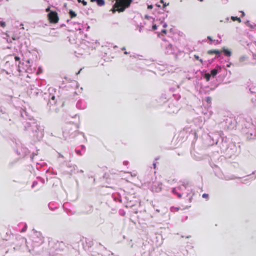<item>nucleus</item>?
I'll return each instance as SVG.
<instances>
[{
  "label": "nucleus",
  "mask_w": 256,
  "mask_h": 256,
  "mask_svg": "<svg viewBox=\"0 0 256 256\" xmlns=\"http://www.w3.org/2000/svg\"><path fill=\"white\" fill-rule=\"evenodd\" d=\"M21 116L26 120L23 122L24 130L30 132V135L34 141L40 140L44 136V128L30 116L26 111L21 112Z\"/></svg>",
  "instance_id": "1"
},
{
  "label": "nucleus",
  "mask_w": 256,
  "mask_h": 256,
  "mask_svg": "<svg viewBox=\"0 0 256 256\" xmlns=\"http://www.w3.org/2000/svg\"><path fill=\"white\" fill-rule=\"evenodd\" d=\"M76 134L77 132L74 130V126L72 124H66L62 128V134L56 130H54L51 134L52 136L66 139L68 138H74L76 136Z\"/></svg>",
  "instance_id": "2"
},
{
  "label": "nucleus",
  "mask_w": 256,
  "mask_h": 256,
  "mask_svg": "<svg viewBox=\"0 0 256 256\" xmlns=\"http://www.w3.org/2000/svg\"><path fill=\"white\" fill-rule=\"evenodd\" d=\"M186 188V184L182 182V184L173 188L172 190V192L174 194L176 195L178 198H180L182 195H184Z\"/></svg>",
  "instance_id": "3"
},
{
  "label": "nucleus",
  "mask_w": 256,
  "mask_h": 256,
  "mask_svg": "<svg viewBox=\"0 0 256 256\" xmlns=\"http://www.w3.org/2000/svg\"><path fill=\"white\" fill-rule=\"evenodd\" d=\"M162 184L160 182L154 180L152 184L149 182L148 186L150 190L154 192H158L162 190Z\"/></svg>",
  "instance_id": "4"
},
{
  "label": "nucleus",
  "mask_w": 256,
  "mask_h": 256,
  "mask_svg": "<svg viewBox=\"0 0 256 256\" xmlns=\"http://www.w3.org/2000/svg\"><path fill=\"white\" fill-rule=\"evenodd\" d=\"M32 240L37 246L42 244L44 242V238L42 236V234L40 232H34L32 237Z\"/></svg>",
  "instance_id": "5"
},
{
  "label": "nucleus",
  "mask_w": 256,
  "mask_h": 256,
  "mask_svg": "<svg viewBox=\"0 0 256 256\" xmlns=\"http://www.w3.org/2000/svg\"><path fill=\"white\" fill-rule=\"evenodd\" d=\"M243 132L246 134L247 138L249 139H253L256 138V130L255 126L254 128H250L248 130L244 129Z\"/></svg>",
  "instance_id": "6"
},
{
  "label": "nucleus",
  "mask_w": 256,
  "mask_h": 256,
  "mask_svg": "<svg viewBox=\"0 0 256 256\" xmlns=\"http://www.w3.org/2000/svg\"><path fill=\"white\" fill-rule=\"evenodd\" d=\"M48 18L50 20V22L52 23H56L58 22V14L56 12L54 11L50 12V13H48Z\"/></svg>",
  "instance_id": "7"
},
{
  "label": "nucleus",
  "mask_w": 256,
  "mask_h": 256,
  "mask_svg": "<svg viewBox=\"0 0 256 256\" xmlns=\"http://www.w3.org/2000/svg\"><path fill=\"white\" fill-rule=\"evenodd\" d=\"M28 93L31 96H36L38 94V90L34 85H30L28 87Z\"/></svg>",
  "instance_id": "8"
},
{
  "label": "nucleus",
  "mask_w": 256,
  "mask_h": 256,
  "mask_svg": "<svg viewBox=\"0 0 256 256\" xmlns=\"http://www.w3.org/2000/svg\"><path fill=\"white\" fill-rule=\"evenodd\" d=\"M45 95H47V94H45ZM48 105L50 107V109L51 110L52 109V107L56 104V97L50 94H48Z\"/></svg>",
  "instance_id": "9"
},
{
  "label": "nucleus",
  "mask_w": 256,
  "mask_h": 256,
  "mask_svg": "<svg viewBox=\"0 0 256 256\" xmlns=\"http://www.w3.org/2000/svg\"><path fill=\"white\" fill-rule=\"evenodd\" d=\"M177 102H172L170 103L168 106V112L170 113H176L177 112L178 110H180V108L178 106H176L177 105Z\"/></svg>",
  "instance_id": "10"
},
{
  "label": "nucleus",
  "mask_w": 256,
  "mask_h": 256,
  "mask_svg": "<svg viewBox=\"0 0 256 256\" xmlns=\"http://www.w3.org/2000/svg\"><path fill=\"white\" fill-rule=\"evenodd\" d=\"M16 152L18 155L24 157L28 154V150L26 148L23 147L22 146H21L20 148H17Z\"/></svg>",
  "instance_id": "11"
},
{
  "label": "nucleus",
  "mask_w": 256,
  "mask_h": 256,
  "mask_svg": "<svg viewBox=\"0 0 256 256\" xmlns=\"http://www.w3.org/2000/svg\"><path fill=\"white\" fill-rule=\"evenodd\" d=\"M254 124L252 123L251 119H248V120H246L244 124V127L242 128V132H244V129L248 130L250 128H254Z\"/></svg>",
  "instance_id": "12"
},
{
  "label": "nucleus",
  "mask_w": 256,
  "mask_h": 256,
  "mask_svg": "<svg viewBox=\"0 0 256 256\" xmlns=\"http://www.w3.org/2000/svg\"><path fill=\"white\" fill-rule=\"evenodd\" d=\"M165 43L164 44V46L166 48V52L168 54H172L174 52V50L173 46L166 42H164Z\"/></svg>",
  "instance_id": "13"
},
{
  "label": "nucleus",
  "mask_w": 256,
  "mask_h": 256,
  "mask_svg": "<svg viewBox=\"0 0 256 256\" xmlns=\"http://www.w3.org/2000/svg\"><path fill=\"white\" fill-rule=\"evenodd\" d=\"M184 194H186L187 197H188L189 196H192L194 194L192 188L188 184H186V189ZM191 199L192 197L189 198L190 201L191 200Z\"/></svg>",
  "instance_id": "14"
},
{
  "label": "nucleus",
  "mask_w": 256,
  "mask_h": 256,
  "mask_svg": "<svg viewBox=\"0 0 256 256\" xmlns=\"http://www.w3.org/2000/svg\"><path fill=\"white\" fill-rule=\"evenodd\" d=\"M76 107L80 110H84L86 107V104L84 100H78L76 102Z\"/></svg>",
  "instance_id": "15"
},
{
  "label": "nucleus",
  "mask_w": 256,
  "mask_h": 256,
  "mask_svg": "<svg viewBox=\"0 0 256 256\" xmlns=\"http://www.w3.org/2000/svg\"><path fill=\"white\" fill-rule=\"evenodd\" d=\"M202 113L204 116V118H209L210 117L212 114V112L209 108H204V110H202Z\"/></svg>",
  "instance_id": "16"
},
{
  "label": "nucleus",
  "mask_w": 256,
  "mask_h": 256,
  "mask_svg": "<svg viewBox=\"0 0 256 256\" xmlns=\"http://www.w3.org/2000/svg\"><path fill=\"white\" fill-rule=\"evenodd\" d=\"M86 151V147L84 145L80 146V149L78 150L76 148V152L77 154L79 156H82L84 154Z\"/></svg>",
  "instance_id": "17"
},
{
  "label": "nucleus",
  "mask_w": 256,
  "mask_h": 256,
  "mask_svg": "<svg viewBox=\"0 0 256 256\" xmlns=\"http://www.w3.org/2000/svg\"><path fill=\"white\" fill-rule=\"evenodd\" d=\"M35 164L38 170H40L42 168L46 165V163L42 160H40L39 162H36Z\"/></svg>",
  "instance_id": "18"
},
{
  "label": "nucleus",
  "mask_w": 256,
  "mask_h": 256,
  "mask_svg": "<svg viewBox=\"0 0 256 256\" xmlns=\"http://www.w3.org/2000/svg\"><path fill=\"white\" fill-rule=\"evenodd\" d=\"M221 68L217 66L215 68L212 70H211V74L210 75L212 76L213 77H214L220 71Z\"/></svg>",
  "instance_id": "19"
},
{
  "label": "nucleus",
  "mask_w": 256,
  "mask_h": 256,
  "mask_svg": "<svg viewBox=\"0 0 256 256\" xmlns=\"http://www.w3.org/2000/svg\"><path fill=\"white\" fill-rule=\"evenodd\" d=\"M49 208L52 210H54L56 208H58V205L57 204L54 202H50L48 205Z\"/></svg>",
  "instance_id": "20"
},
{
  "label": "nucleus",
  "mask_w": 256,
  "mask_h": 256,
  "mask_svg": "<svg viewBox=\"0 0 256 256\" xmlns=\"http://www.w3.org/2000/svg\"><path fill=\"white\" fill-rule=\"evenodd\" d=\"M92 2H96L97 5L99 6H104L105 4L104 0H90Z\"/></svg>",
  "instance_id": "21"
},
{
  "label": "nucleus",
  "mask_w": 256,
  "mask_h": 256,
  "mask_svg": "<svg viewBox=\"0 0 256 256\" xmlns=\"http://www.w3.org/2000/svg\"><path fill=\"white\" fill-rule=\"evenodd\" d=\"M66 166L68 168H74V170H77L78 168L76 165L75 164H72L70 162H66Z\"/></svg>",
  "instance_id": "22"
},
{
  "label": "nucleus",
  "mask_w": 256,
  "mask_h": 256,
  "mask_svg": "<svg viewBox=\"0 0 256 256\" xmlns=\"http://www.w3.org/2000/svg\"><path fill=\"white\" fill-rule=\"evenodd\" d=\"M37 179H38V182L40 184V186L39 188H38V190L40 188H42V186L44 185V184L45 182V181H44V178H40V177H38Z\"/></svg>",
  "instance_id": "23"
},
{
  "label": "nucleus",
  "mask_w": 256,
  "mask_h": 256,
  "mask_svg": "<svg viewBox=\"0 0 256 256\" xmlns=\"http://www.w3.org/2000/svg\"><path fill=\"white\" fill-rule=\"evenodd\" d=\"M74 25L75 26L74 29L76 30H82V26L80 24L78 23V22H74Z\"/></svg>",
  "instance_id": "24"
},
{
  "label": "nucleus",
  "mask_w": 256,
  "mask_h": 256,
  "mask_svg": "<svg viewBox=\"0 0 256 256\" xmlns=\"http://www.w3.org/2000/svg\"><path fill=\"white\" fill-rule=\"evenodd\" d=\"M226 180H235L236 178H237V177H236L234 176V175H232L230 176H224V178Z\"/></svg>",
  "instance_id": "25"
},
{
  "label": "nucleus",
  "mask_w": 256,
  "mask_h": 256,
  "mask_svg": "<svg viewBox=\"0 0 256 256\" xmlns=\"http://www.w3.org/2000/svg\"><path fill=\"white\" fill-rule=\"evenodd\" d=\"M194 122H198V128H201V127H202V120H200V118H196V119L194 120Z\"/></svg>",
  "instance_id": "26"
},
{
  "label": "nucleus",
  "mask_w": 256,
  "mask_h": 256,
  "mask_svg": "<svg viewBox=\"0 0 256 256\" xmlns=\"http://www.w3.org/2000/svg\"><path fill=\"white\" fill-rule=\"evenodd\" d=\"M202 76L206 80V81H208L210 80L211 75L209 73H204L202 74Z\"/></svg>",
  "instance_id": "27"
},
{
  "label": "nucleus",
  "mask_w": 256,
  "mask_h": 256,
  "mask_svg": "<svg viewBox=\"0 0 256 256\" xmlns=\"http://www.w3.org/2000/svg\"><path fill=\"white\" fill-rule=\"evenodd\" d=\"M219 136H220L219 134H216L214 136L212 137V140L214 141V142H215L216 144H217Z\"/></svg>",
  "instance_id": "28"
},
{
  "label": "nucleus",
  "mask_w": 256,
  "mask_h": 256,
  "mask_svg": "<svg viewBox=\"0 0 256 256\" xmlns=\"http://www.w3.org/2000/svg\"><path fill=\"white\" fill-rule=\"evenodd\" d=\"M209 54H216V57H218L220 56V52L218 50H210L208 51Z\"/></svg>",
  "instance_id": "29"
},
{
  "label": "nucleus",
  "mask_w": 256,
  "mask_h": 256,
  "mask_svg": "<svg viewBox=\"0 0 256 256\" xmlns=\"http://www.w3.org/2000/svg\"><path fill=\"white\" fill-rule=\"evenodd\" d=\"M205 100L208 103V105H210L211 103V102H212V98L210 97H209V96H208V97H206L205 98Z\"/></svg>",
  "instance_id": "30"
},
{
  "label": "nucleus",
  "mask_w": 256,
  "mask_h": 256,
  "mask_svg": "<svg viewBox=\"0 0 256 256\" xmlns=\"http://www.w3.org/2000/svg\"><path fill=\"white\" fill-rule=\"evenodd\" d=\"M248 59L247 56H242L240 58V62H243Z\"/></svg>",
  "instance_id": "31"
},
{
  "label": "nucleus",
  "mask_w": 256,
  "mask_h": 256,
  "mask_svg": "<svg viewBox=\"0 0 256 256\" xmlns=\"http://www.w3.org/2000/svg\"><path fill=\"white\" fill-rule=\"evenodd\" d=\"M69 14L72 18L75 17L76 16V12L72 10H70L69 12Z\"/></svg>",
  "instance_id": "32"
},
{
  "label": "nucleus",
  "mask_w": 256,
  "mask_h": 256,
  "mask_svg": "<svg viewBox=\"0 0 256 256\" xmlns=\"http://www.w3.org/2000/svg\"><path fill=\"white\" fill-rule=\"evenodd\" d=\"M224 52L226 56H230L231 53L230 51L226 50H224Z\"/></svg>",
  "instance_id": "33"
},
{
  "label": "nucleus",
  "mask_w": 256,
  "mask_h": 256,
  "mask_svg": "<svg viewBox=\"0 0 256 256\" xmlns=\"http://www.w3.org/2000/svg\"><path fill=\"white\" fill-rule=\"evenodd\" d=\"M38 180H35L32 183V188H34L36 186L37 184H38Z\"/></svg>",
  "instance_id": "34"
},
{
  "label": "nucleus",
  "mask_w": 256,
  "mask_h": 256,
  "mask_svg": "<svg viewBox=\"0 0 256 256\" xmlns=\"http://www.w3.org/2000/svg\"><path fill=\"white\" fill-rule=\"evenodd\" d=\"M0 26L2 28H4L6 26V22L3 21H0Z\"/></svg>",
  "instance_id": "35"
},
{
  "label": "nucleus",
  "mask_w": 256,
  "mask_h": 256,
  "mask_svg": "<svg viewBox=\"0 0 256 256\" xmlns=\"http://www.w3.org/2000/svg\"><path fill=\"white\" fill-rule=\"evenodd\" d=\"M119 214L120 215L124 216L125 214V212L123 210H119Z\"/></svg>",
  "instance_id": "36"
},
{
  "label": "nucleus",
  "mask_w": 256,
  "mask_h": 256,
  "mask_svg": "<svg viewBox=\"0 0 256 256\" xmlns=\"http://www.w3.org/2000/svg\"><path fill=\"white\" fill-rule=\"evenodd\" d=\"M194 56L196 60H199L201 62V63L202 64V62H203L202 60V59H200L199 56H198L194 55Z\"/></svg>",
  "instance_id": "37"
},
{
  "label": "nucleus",
  "mask_w": 256,
  "mask_h": 256,
  "mask_svg": "<svg viewBox=\"0 0 256 256\" xmlns=\"http://www.w3.org/2000/svg\"><path fill=\"white\" fill-rule=\"evenodd\" d=\"M46 173H50L54 175H56V172L51 171L50 169H48L46 170Z\"/></svg>",
  "instance_id": "38"
},
{
  "label": "nucleus",
  "mask_w": 256,
  "mask_h": 256,
  "mask_svg": "<svg viewBox=\"0 0 256 256\" xmlns=\"http://www.w3.org/2000/svg\"><path fill=\"white\" fill-rule=\"evenodd\" d=\"M202 197L204 198H206V199H208V194H204L202 195Z\"/></svg>",
  "instance_id": "39"
},
{
  "label": "nucleus",
  "mask_w": 256,
  "mask_h": 256,
  "mask_svg": "<svg viewBox=\"0 0 256 256\" xmlns=\"http://www.w3.org/2000/svg\"><path fill=\"white\" fill-rule=\"evenodd\" d=\"M170 210L172 212H175V211H178V208H174V207H172L170 208Z\"/></svg>",
  "instance_id": "40"
},
{
  "label": "nucleus",
  "mask_w": 256,
  "mask_h": 256,
  "mask_svg": "<svg viewBox=\"0 0 256 256\" xmlns=\"http://www.w3.org/2000/svg\"><path fill=\"white\" fill-rule=\"evenodd\" d=\"M114 200H115V201H116V202L118 201V202H122V200H121V198H120L118 197V198H116V197H114Z\"/></svg>",
  "instance_id": "41"
},
{
  "label": "nucleus",
  "mask_w": 256,
  "mask_h": 256,
  "mask_svg": "<svg viewBox=\"0 0 256 256\" xmlns=\"http://www.w3.org/2000/svg\"><path fill=\"white\" fill-rule=\"evenodd\" d=\"M78 0V2H82V4H83V5H84V6H86V4H87V2H86V1H84V0H82V1H81V0Z\"/></svg>",
  "instance_id": "42"
},
{
  "label": "nucleus",
  "mask_w": 256,
  "mask_h": 256,
  "mask_svg": "<svg viewBox=\"0 0 256 256\" xmlns=\"http://www.w3.org/2000/svg\"><path fill=\"white\" fill-rule=\"evenodd\" d=\"M71 168L72 169L70 170V175H72L73 173L75 174L76 170H74V168Z\"/></svg>",
  "instance_id": "43"
},
{
  "label": "nucleus",
  "mask_w": 256,
  "mask_h": 256,
  "mask_svg": "<svg viewBox=\"0 0 256 256\" xmlns=\"http://www.w3.org/2000/svg\"><path fill=\"white\" fill-rule=\"evenodd\" d=\"M160 2L163 4V8H164L166 6H168V4H166V3H164L163 0H160Z\"/></svg>",
  "instance_id": "44"
},
{
  "label": "nucleus",
  "mask_w": 256,
  "mask_h": 256,
  "mask_svg": "<svg viewBox=\"0 0 256 256\" xmlns=\"http://www.w3.org/2000/svg\"><path fill=\"white\" fill-rule=\"evenodd\" d=\"M233 146V148H228V149L226 150L228 152H229L230 150H234V149L236 148V146Z\"/></svg>",
  "instance_id": "45"
},
{
  "label": "nucleus",
  "mask_w": 256,
  "mask_h": 256,
  "mask_svg": "<svg viewBox=\"0 0 256 256\" xmlns=\"http://www.w3.org/2000/svg\"><path fill=\"white\" fill-rule=\"evenodd\" d=\"M26 228H27V226L26 224H24V228H22V232H24L26 230Z\"/></svg>",
  "instance_id": "46"
},
{
  "label": "nucleus",
  "mask_w": 256,
  "mask_h": 256,
  "mask_svg": "<svg viewBox=\"0 0 256 256\" xmlns=\"http://www.w3.org/2000/svg\"><path fill=\"white\" fill-rule=\"evenodd\" d=\"M12 40H17L19 38V36H12Z\"/></svg>",
  "instance_id": "47"
},
{
  "label": "nucleus",
  "mask_w": 256,
  "mask_h": 256,
  "mask_svg": "<svg viewBox=\"0 0 256 256\" xmlns=\"http://www.w3.org/2000/svg\"><path fill=\"white\" fill-rule=\"evenodd\" d=\"M231 19L233 20V21H235L236 20V19H238V18L236 17V16H232L231 17Z\"/></svg>",
  "instance_id": "48"
},
{
  "label": "nucleus",
  "mask_w": 256,
  "mask_h": 256,
  "mask_svg": "<svg viewBox=\"0 0 256 256\" xmlns=\"http://www.w3.org/2000/svg\"><path fill=\"white\" fill-rule=\"evenodd\" d=\"M252 174H254V176H254V178H252V180H254V179H255V178H256V171H254V172H252Z\"/></svg>",
  "instance_id": "49"
},
{
  "label": "nucleus",
  "mask_w": 256,
  "mask_h": 256,
  "mask_svg": "<svg viewBox=\"0 0 256 256\" xmlns=\"http://www.w3.org/2000/svg\"><path fill=\"white\" fill-rule=\"evenodd\" d=\"M58 158H64L65 157L62 155V154L60 153H58Z\"/></svg>",
  "instance_id": "50"
},
{
  "label": "nucleus",
  "mask_w": 256,
  "mask_h": 256,
  "mask_svg": "<svg viewBox=\"0 0 256 256\" xmlns=\"http://www.w3.org/2000/svg\"><path fill=\"white\" fill-rule=\"evenodd\" d=\"M156 29H157V26H156V24H154V25H153V26H152V30H156Z\"/></svg>",
  "instance_id": "51"
},
{
  "label": "nucleus",
  "mask_w": 256,
  "mask_h": 256,
  "mask_svg": "<svg viewBox=\"0 0 256 256\" xmlns=\"http://www.w3.org/2000/svg\"><path fill=\"white\" fill-rule=\"evenodd\" d=\"M14 59L16 61H19L20 60V58L17 56H14Z\"/></svg>",
  "instance_id": "52"
},
{
  "label": "nucleus",
  "mask_w": 256,
  "mask_h": 256,
  "mask_svg": "<svg viewBox=\"0 0 256 256\" xmlns=\"http://www.w3.org/2000/svg\"><path fill=\"white\" fill-rule=\"evenodd\" d=\"M128 164V161H124L123 162V164L125 166H127Z\"/></svg>",
  "instance_id": "53"
},
{
  "label": "nucleus",
  "mask_w": 256,
  "mask_h": 256,
  "mask_svg": "<svg viewBox=\"0 0 256 256\" xmlns=\"http://www.w3.org/2000/svg\"><path fill=\"white\" fill-rule=\"evenodd\" d=\"M143 26H140L138 28V31L140 32H141L142 31V28Z\"/></svg>",
  "instance_id": "54"
},
{
  "label": "nucleus",
  "mask_w": 256,
  "mask_h": 256,
  "mask_svg": "<svg viewBox=\"0 0 256 256\" xmlns=\"http://www.w3.org/2000/svg\"><path fill=\"white\" fill-rule=\"evenodd\" d=\"M166 16V17L167 16V14H164L163 16L162 17V19L164 20Z\"/></svg>",
  "instance_id": "55"
},
{
  "label": "nucleus",
  "mask_w": 256,
  "mask_h": 256,
  "mask_svg": "<svg viewBox=\"0 0 256 256\" xmlns=\"http://www.w3.org/2000/svg\"><path fill=\"white\" fill-rule=\"evenodd\" d=\"M152 8H153V6L152 5H148V9H152Z\"/></svg>",
  "instance_id": "56"
},
{
  "label": "nucleus",
  "mask_w": 256,
  "mask_h": 256,
  "mask_svg": "<svg viewBox=\"0 0 256 256\" xmlns=\"http://www.w3.org/2000/svg\"><path fill=\"white\" fill-rule=\"evenodd\" d=\"M46 10V12H48L49 13L50 12H51L50 10V8H47Z\"/></svg>",
  "instance_id": "57"
},
{
  "label": "nucleus",
  "mask_w": 256,
  "mask_h": 256,
  "mask_svg": "<svg viewBox=\"0 0 256 256\" xmlns=\"http://www.w3.org/2000/svg\"><path fill=\"white\" fill-rule=\"evenodd\" d=\"M162 32L164 34H166V30H162Z\"/></svg>",
  "instance_id": "58"
},
{
  "label": "nucleus",
  "mask_w": 256,
  "mask_h": 256,
  "mask_svg": "<svg viewBox=\"0 0 256 256\" xmlns=\"http://www.w3.org/2000/svg\"><path fill=\"white\" fill-rule=\"evenodd\" d=\"M208 39L211 42L212 41V38H211L210 36H208Z\"/></svg>",
  "instance_id": "59"
},
{
  "label": "nucleus",
  "mask_w": 256,
  "mask_h": 256,
  "mask_svg": "<svg viewBox=\"0 0 256 256\" xmlns=\"http://www.w3.org/2000/svg\"><path fill=\"white\" fill-rule=\"evenodd\" d=\"M130 174H131V176H136V174H132V172H130Z\"/></svg>",
  "instance_id": "60"
},
{
  "label": "nucleus",
  "mask_w": 256,
  "mask_h": 256,
  "mask_svg": "<svg viewBox=\"0 0 256 256\" xmlns=\"http://www.w3.org/2000/svg\"><path fill=\"white\" fill-rule=\"evenodd\" d=\"M153 166H154V168H156V162L153 163Z\"/></svg>",
  "instance_id": "61"
},
{
  "label": "nucleus",
  "mask_w": 256,
  "mask_h": 256,
  "mask_svg": "<svg viewBox=\"0 0 256 256\" xmlns=\"http://www.w3.org/2000/svg\"><path fill=\"white\" fill-rule=\"evenodd\" d=\"M85 43L86 42H84L83 43H82L80 46V48H82L83 46H84V44H85Z\"/></svg>",
  "instance_id": "62"
},
{
  "label": "nucleus",
  "mask_w": 256,
  "mask_h": 256,
  "mask_svg": "<svg viewBox=\"0 0 256 256\" xmlns=\"http://www.w3.org/2000/svg\"><path fill=\"white\" fill-rule=\"evenodd\" d=\"M166 26H167V24H166V23H164V24H163V27H164V28H166Z\"/></svg>",
  "instance_id": "63"
},
{
  "label": "nucleus",
  "mask_w": 256,
  "mask_h": 256,
  "mask_svg": "<svg viewBox=\"0 0 256 256\" xmlns=\"http://www.w3.org/2000/svg\"><path fill=\"white\" fill-rule=\"evenodd\" d=\"M77 172H82H82H84V171H83L82 170H80V171L77 170Z\"/></svg>",
  "instance_id": "64"
}]
</instances>
